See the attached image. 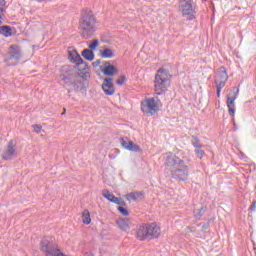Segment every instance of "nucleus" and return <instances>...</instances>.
I'll return each instance as SVG.
<instances>
[{"instance_id": "b1692460", "label": "nucleus", "mask_w": 256, "mask_h": 256, "mask_svg": "<svg viewBox=\"0 0 256 256\" xmlns=\"http://www.w3.org/2000/svg\"><path fill=\"white\" fill-rule=\"evenodd\" d=\"M191 143H192L193 147H195V149L203 147V144H201V142L199 141V138H197V136H192Z\"/></svg>"}, {"instance_id": "72a5a7b5", "label": "nucleus", "mask_w": 256, "mask_h": 256, "mask_svg": "<svg viewBox=\"0 0 256 256\" xmlns=\"http://www.w3.org/2000/svg\"><path fill=\"white\" fill-rule=\"evenodd\" d=\"M34 127V131H35V133H41V126H39V125H34L33 126Z\"/></svg>"}, {"instance_id": "5701e85b", "label": "nucleus", "mask_w": 256, "mask_h": 256, "mask_svg": "<svg viewBox=\"0 0 256 256\" xmlns=\"http://www.w3.org/2000/svg\"><path fill=\"white\" fill-rule=\"evenodd\" d=\"M102 195L105 199L110 201V203H113L115 199V195H113V193L109 192L108 190H103Z\"/></svg>"}, {"instance_id": "6e6552de", "label": "nucleus", "mask_w": 256, "mask_h": 256, "mask_svg": "<svg viewBox=\"0 0 256 256\" xmlns=\"http://www.w3.org/2000/svg\"><path fill=\"white\" fill-rule=\"evenodd\" d=\"M239 96V88L234 87L227 96V107L230 117H235V100Z\"/></svg>"}, {"instance_id": "39448f33", "label": "nucleus", "mask_w": 256, "mask_h": 256, "mask_svg": "<svg viewBox=\"0 0 256 256\" xmlns=\"http://www.w3.org/2000/svg\"><path fill=\"white\" fill-rule=\"evenodd\" d=\"M171 74L166 69H158L154 80V91L156 95H164L167 88L171 85Z\"/></svg>"}, {"instance_id": "f03ea898", "label": "nucleus", "mask_w": 256, "mask_h": 256, "mask_svg": "<svg viewBox=\"0 0 256 256\" xmlns=\"http://www.w3.org/2000/svg\"><path fill=\"white\" fill-rule=\"evenodd\" d=\"M83 77H85V73L79 72V69L75 66L66 65L61 68L60 79L72 91H83L85 89L83 80H81Z\"/></svg>"}, {"instance_id": "e433bc0d", "label": "nucleus", "mask_w": 256, "mask_h": 256, "mask_svg": "<svg viewBox=\"0 0 256 256\" xmlns=\"http://www.w3.org/2000/svg\"><path fill=\"white\" fill-rule=\"evenodd\" d=\"M68 93H71V90H68Z\"/></svg>"}, {"instance_id": "f704fd0d", "label": "nucleus", "mask_w": 256, "mask_h": 256, "mask_svg": "<svg viewBox=\"0 0 256 256\" xmlns=\"http://www.w3.org/2000/svg\"><path fill=\"white\" fill-rule=\"evenodd\" d=\"M7 5V2L5 0H0V7H5Z\"/></svg>"}, {"instance_id": "f3484780", "label": "nucleus", "mask_w": 256, "mask_h": 256, "mask_svg": "<svg viewBox=\"0 0 256 256\" xmlns=\"http://www.w3.org/2000/svg\"><path fill=\"white\" fill-rule=\"evenodd\" d=\"M82 57H84L86 61H93V59H95V53H93L91 49H84L82 51Z\"/></svg>"}, {"instance_id": "9b49d317", "label": "nucleus", "mask_w": 256, "mask_h": 256, "mask_svg": "<svg viewBox=\"0 0 256 256\" xmlns=\"http://www.w3.org/2000/svg\"><path fill=\"white\" fill-rule=\"evenodd\" d=\"M16 155L17 152L15 151V144H13V140H10L8 142L7 148L2 154V159L5 161H11V159H13Z\"/></svg>"}, {"instance_id": "aec40b11", "label": "nucleus", "mask_w": 256, "mask_h": 256, "mask_svg": "<svg viewBox=\"0 0 256 256\" xmlns=\"http://www.w3.org/2000/svg\"><path fill=\"white\" fill-rule=\"evenodd\" d=\"M205 211H207V208L201 207L200 209H195L194 210V217L198 221L205 215Z\"/></svg>"}, {"instance_id": "c756f323", "label": "nucleus", "mask_w": 256, "mask_h": 256, "mask_svg": "<svg viewBox=\"0 0 256 256\" xmlns=\"http://www.w3.org/2000/svg\"><path fill=\"white\" fill-rule=\"evenodd\" d=\"M3 17H5V7H0V25H3Z\"/></svg>"}, {"instance_id": "7c9ffc66", "label": "nucleus", "mask_w": 256, "mask_h": 256, "mask_svg": "<svg viewBox=\"0 0 256 256\" xmlns=\"http://www.w3.org/2000/svg\"><path fill=\"white\" fill-rule=\"evenodd\" d=\"M223 87H225V86H223V84H220V86H219V85H216V94H217V97H221V89H223Z\"/></svg>"}, {"instance_id": "412c9836", "label": "nucleus", "mask_w": 256, "mask_h": 256, "mask_svg": "<svg viewBox=\"0 0 256 256\" xmlns=\"http://www.w3.org/2000/svg\"><path fill=\"white\" fill-rule=\"evenodd\" d=\"M127 151H133L134 153H139V151H141V148L139 147V145L133 143V141H130V143H128V146H126Z\"/></svg>"}, {"instance_id": "0eeeda50", "label": "nucleus", "mask_w": 256, "mask_h": 256, "mask_svg": "<svg viewBox=\"0 0 256 256\" xmlns=\"http://www.w3.org/2000/svg\"><path fill=\"white\" fill-rule=\"evenodd\" d=\"M179 11L183 17H186L188 21H193L195 18V9L193 8V0H180Z\"/></svg>"}, {"instance_id": "473e14b6", "label": "nucleus", "mask_w": 256, "mask_h": 256, "mask_svg": "<svg viewBox=\"0 0 256 256\" xmlns=\"http://www.w3.org/2000/svg\"><path fill=\"white\" fill-rule=\"evenodd\" d=\"M250 213H255L256 211V200L252 202L249 208Z\"/></svg>"}, {"instance_id": "7ed1b4c3", "label": "nucleus", "mask_w": 256, "mask_h": 256, "mask_svg": "<svg viewBox=\"0 0 256 256\" xmlns=\"http://www.w3.org/2000/svg\"><path fill=\"white\" fill-rule=\"evenodd\" d=\"M96 23L97 19H95L93 12L91 10H83L82 17L79 21V29L83 39H91L93 37L96 31Z\"/></svg>"}, {"instance_id": "c85d7f7f", "label": "nucleus", "mask_w": 256, "mask_h": 256, "mask_svg": "<svg viewBox=\"0 0 256 256\" xmlns=\"http://www.w3.org/2000/svg\"><path fill=\"white\" fill-rule=\"evenodd\" d=\"M112 203H115L116 205H125V201H123V199L116 196L114 197V200L112 201Z\"/></svg>"}, {"instance_id": "4be33fe9", "label": "nucleus", "mask_w": 256, "mask_h": 256, "mask_svg": "<svg viewBox=\"0 0 256 256\" xmlns=\"http://www.w3.org/2000/svg\"><path fill=\"white\" fill-rule=\"evenodd\" d=\"M83 217V223L85 225H89L91 223V214L89 213V210H84L82 213Z\"/></svg>"}, {"instance_id": "cd10ccee", "label": "nucleus", "mask_w": 256, "mask_h": 256, "mask_svg": "<svg viewBox=\"0 0 256 256\" xmlns=\"http://www.w3.org/2000/svg\"><path fill=\"white\" fill-rule=\"evenodd\" d=\"M118 211L121 213V215H124V217H127L129 215V210L123 206L118 207Z\"/></svg>"}, {"instance_id": "f257e3e1", "label": "nucleus", "mask_w": 256, "mask_h": 256, "mask_svg": "<svg viewBox=\"0 0 256 256\" xmlns=\"http://www.w3.org/2000/svg\"><path fill=\"white\" fill-rule=\"evenodd\" d=\"M166 166L170 169L171 177L177 181H187L189 177V166L183 158L168 152L166 153Z\"/></svg>"}, {"instance_id": "9d476101", "label": "nucleus", "mask_w": 256, "mask_h": 256, "mask_svg": "<svg viewBox=\"0 0 256 256\" xmlns=\"http://www.w3.org/2000/svg\"><path fill=\"white\" fill-rule=\"evenodd\" d=\"M227 79H229V76L227 75V70H225L224 67L218 69L215 74V85H222V87H225Z\"/></svg>"}, {"instance_id": "2f4dec72", "label": "nucleus", "mask_w": 256, "mask_h": 256, "mask_svg": "<svg viewBox=\"0 0 256 256\" xmlns=\"http://www.w3.org/2000/svg\"><path fill=\"white\" fill-rule=\"evenodd\" d=\"M125 80H126L125 76H120L118 78V81H116V85H123V83H125Z\"/></svg>"}, {"instance_id": "393cba45", "label": "nucleus", "mask_w": 256, "mask_h": 256, "mask_svg": "<svg viewBox=\"0 0 256 256\" xmlns=\"http://www.w3.org/2000/svg\"><path fill=\"white\" fill-rule=\"evenodd\" d=\"M195 153L199 159H203V155H205V151L201 148H195Z\"/></svg>"}, {"instance_id": "1a4fd4ad", "label": "nucleus", "mask_w": 256, "mask_h": 256, "mask_svg": "<svg viewBox=\"0 0 256 256\" xmlns=\"http://www.w3.org/2000/svg\"><path fill=\"white\" fill-rule=\"evenodd\" d=\"M68 59L71 61V63H76V67L83 65V71H87V63L83 61V58H81V55L79 54V52H77V50L69 51Z\"/></svg>"}, {"instance_id": "bb28decb", "label": "nucleus", "mask_w": 256, "mask_h": 256, "mask_svg": "<svg viewBox=\"0 0 256 256\" xmlns=\"http://www.w3.org/2000/svg\"><path fill=\"white\" fill-rule=\"evenodd\" d=\"M120 143H121L122 147H124V149H127V147L129 146V143H131V141L127 138H121Z\"/></svg>"}, {"instance_id": "dca6fc26", "label": "nucleus", "mask_w": 256, "mask_h": 256, "mask_svg": "<svg viewBox=\"0 0 256 256\" xmlns=\"http://www.w3.org/2000/svg\"><path fill=\"white\" fill-rule=\"evenodd\" d=\"M10 59H13L14 62L12 65H17V61L21 59V52L18 49H13L10 51Z\"/></svg>"}, {"instance_id": "4c0bfd02", "label": "nucleus", "mask_w": 256, "mask_h": 256, "mask_svg": "<svg viewBox=\"0 0 256 256\" xmlns=\"http://www.w3.org/2000/svg\"><path fill=\"white\" fill-rule=\"evenodd\" d=\"M62 115H65V112H63Z\"/></svg>"}, {"instance_id": "ddd939ff", "label": "nucleus", "mask_w": 256, "mask_h": 256, "mask_svg": "<svg viewBox=\"0 0 256 256\" xmlns=\"http://www.w3.org/2000/svg\"><path fill=\"white\" fill-rule=\"evenodd\" d=\"M102 89L105 95H113L115 88L113 87V78H105L102 84Z\"/></svg>"}, {"instance_id": "20e7f679", "label": "nucleus", "mask_w": 256, "mask_h": 256, "mask_svg": "<svg viewBox=\"0 0 256 256\" xmlns=\"http://www.w3.org/2000/svg\"><path fill=\"white\" fill-rule=\"evenodd\" d=\"M161 235V227L157 223L141 224L136 229V239L138 241H151L157 239Z\"/></svg>"}, {"instance_id": "a211bd4d", "label": "nucleus", "mask_w": 256, "mask_h": 256, "mask_svg": "<svg viewBox=\"0 0 256 256\" xmlns=\"http://www.w3.org/2000/svg\"><path fill=\"white\" fill-rule=\"evenodd\" d=\"M100 53L103 59H113V57H115V52H113L110 48H105Z\"/></svg>"}, {"instance_id": "423d86ee", "label": "nucleus", "mask_w": 256, "mask_h": 256, "mask_svg": "<svg viewBox=\"0 0 256 256\" xmlns=\"http://www.w3.org/2000/svg\"><path fill=\"white\" fill-rule=\"evenodd\" d=\"M159 107H161V100L157 97L147 98L141 102V111L150 117L157 115Z\"/></svg>"}, {"instance_id": "2eb2a0df", "label": "nucleus", "mask_w": 256, "mask_h": 256, "mask_svg": "<svg viewBox=\"0 0 256 256\" xmlns=\"http://www.w3.org/2000/svg\"><path fill=\"white\" fill-rule=\"evenodd\" d=\"M117 225L121 231H129L130 225H131V220L129 218H121L117 220Z\"/></svg>"}, {"instance_id": "f8f14e48", "label": "nucleus", "mask_w": 256, "mask_h": 256, "mask_svg": "<svg viewBox=\"0 0 256 256\" xmlns=\"http://www.w3.org/2000/svg\"><path fill=\"white\" fill-rule=\"evenodd\" d=\"M100 70L106 77H113V75H117V68L111 64L110 61L104 62L103 66H100Z\"/></svg>"}, {"instance_id": "a878e982", "label": "nucleus", "mask_w": 256, "mask_h": 256, "mask_svg": "<svg viewBox=\"0 0 256 256\" xmlns=\"http://www.w3.org/2000/svg\"><path fill=\"white\" fill-rule=\"evenodd\" d=\"M98 46H99V40L94 39V40H92V42L89 44V49L94 50V49H97Z\"/></svg>"}, {"instance_id": "6ab92c4d", "label": "nucleus", "mask_w": 256, "mask_h": 256, "mask_svg": "<svg viewBox=\"0 0 256 256\" xmlns=\"http://www.w3.org/2000/svg\"><path fill=\"white\" fill-rule=\"evenodd\" d=\"M0 35H3V37H11V35H13V32L11 31V27L1 26L0 27Z\"/></svg>"}, {"instance_id": "c9c22d12", "label": "nucleus", "mask_w": 256, "mask_h": 256, "mask_svg": "<svg viewBox=\"0 0 256 256\" xmlns=\"http://www.w3.org/2000/svg\"><path fill=\"white\" fill-rule=\"evenodd\" d=\"M95 63L96 65H99L101 63V60H97Z\"/></svg>"}, {"instance_id": "4468645a", "label": "nucleus", "mask_w": 256, "mask_h": 256, "mask_svg": "<svg viewBox=\"0 0 256 256\" xmlns=\"http://www.w3.org/2000/svg\"><path fill=\"white\" fill-rule=\"evenodd\" d=\"M144 195L145 194L143 192L136 191L126 194L124 198L126 199V201H129V203H131L133 201H139V199H143Z\"/></svg>"}]
</instances>
